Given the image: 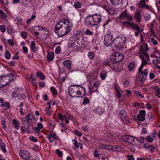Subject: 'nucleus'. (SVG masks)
Segmentation results:
<instances>
[{"mask_svg": "<svg viewBox=\"0 0 160 160\" xmlns=\"http://www.w3.org/2000/svg\"><path fill=\"white\" fill-rule=\"evenodd\" d=\"M140 51L139 56L142 60V64L138 69L139 80L141 83H143L147 78L148 73L147 69L142 71V69L145 65L147 64L149 62V57L147 52L148 51L147 44L142 45L139 48Z\"/></svg>", "mask_w": 160, "mask_h": 160, "instance_id": "obj_1", "label": "nucleus"}, {"mask_svg": "<svg viewBox=\"0 0 160 160\" xmlns=\"http://www.w3.org/2000/svg\"><path fill=\"white\" fill-rule=\"evenodd\" d=\"M72 27V22L68 20L58 22L56 25L55 32L60 37L67 34Z\"/></svg>", "mask_w": 160, "mask_h": 160, "instance_id": "obj_2", "label": "nucleus"}, {"mask_svg": "<svg viewBox=\"0 0 160 160\" xmlns=\"http://www.w3.org/2000/svg\"><path fill=\"white\" fill-rule=\"evenodd\" d=\"M68 94L72 98H83L86 96L85 88L80 85H72L69 88Z\"/></svg>", "mask_w": 160, "mask_h": 160, "instance_id": "obj_3", "label": "nucleus"}, {"mask_svg": "<svg viewBox=\"0 0 160 160\" xmlns=\"http://www.w3.org/2000/svg\"><path fill=\"white\" fill-rule=\"evenodd\" d=\"M101 20V17L100 15L94 14L88 16L85 20V22L88 27H90L98 25Z\"/></svg>", "mask_w": 160, "mask_h": 160, "instance_id": "obj_4", "label": "nucleus"}, {"mask_svg": "<svg viewBox=\"0 0 160 160\" xmlns=\"http://www.w3.org/2000/svg\"><path fill=\"white\" fill-rule=\"evenodd\" d=\"M98 75L92 73H90L87 75L88 81L89 82V88L90 89L94 88L97 89L100 85V82L97 78Z\"/></svg>", "mask_w": 160, "mask_h": 160, "instance_id": "obj_5", "label": "nucleus"}, {"mask_svg": "<svg viewBox=\"0 0 160 160\" xmlns=\"http://www.w3.org/2000/svg\"><path fill=\"white\" fill-rule=\"evenodd\" d=\"M72 38L76 41L78 44L81 46L82 48H86L87 45L86 44L84 36L80 31H77L73 33Z\"/></svg>", "mask_w": 160, "mask_h": 160, "instance_id": "obj_6", "label": "nucleus"}, {"mask_svg": "<svg viewBox=\"0 0 160 160\" xmlns=\"http://www.w3.org/2000/svg\"><path fill=\"white\" fill-rule=\"evenodd\" d=\"M114 48H117L118 49H121L126 45V38L125 37H117L114 39Z\"/></svg>", "mask_w": 160, "mask_h": 160, "instance_id": "obj_7", "label": "nucleus"}, {"mask_svg": "<svg viewBox=\"0 0 160 160\" xmlns=\"http://www.w3.org/2000/svg\"><path fill=\"white\" fill-rule=\"evenodd\" d=\"M33 35L38 38L39 35L42 36L43 33L45 31V29L42 27L39 26H36L29 29Z\"/></svg>", "mask_w": 160, "mask_h": 160, "instance_id": "obj_8", "label": "nucleus"}, {"mask_svg": "<svg viewBox=\"0 0 160 160\" xmlns=\"http://www.w3.org/2000/svg\"><path fill=\"white\" fill-rule=\"evenodd\" d=\"M13 79L12 73H10L7 76H2L0 77V88L8 84Z\"/></svg>", "mask_w": 160, "mask_h": 160, "instance_id": "obj_9", "label": "nucleus"}, {"mask_svg": "<svg viewBox=\"0 0 160 160\" xmlns=\"http://www.w3.org/2000/svg\"><path fill=\"white\" fill-rule=\"evenodd\" d=\"M113 38V35L111 33L105 35L104 38V44L106 47L111 46L114 48V39Z\"/></svg>", "mask_w": 160, "mask_h": 160, "instance_id": "obj_10", "label": "nucleus"}, {"mask_svg": "<svg viewBox=\"0 0 160 160\" xmlns=\"http://www.w3.org/2000/svg\"><path fill=\"white\" fill-rule=\"evenodd\" d=\"M123 58V56L122 54L115 53L110 56V62L112 63H116L120 62Z\"/></svg>", "mask_w": 160, "mask_h": 160, "instance_id": "obj_11", "label": "nucleus"}, {"mask_svg": "<svg viewBox=\"0 0 160 160\" xmlns=\"http://www.w3.org/2000/svg\"><path fill=\"white\" fill-rule=\"evenodd\" d=\"M19 155L21 158L26 160L29 159L31 157L29 152L25 150H21L19 152Z\"/></svg>", "mask_w": 160, "mask_h": 160, "instance_id": "obj_12", "label": "nucleus"}, {"mask_svg": "<svg viewBox=\"0 0 160 160\" xmlns=\"http://www.w3.org/2000/svg\"><path fill=\"white\" fill-rule=\"evenodd\" d=\"M123 139L125 142L130 143L132 142H136L138 141V138L131 135H124Z\"/></svg>", "mask_w": 160, "mask_h": 160, "instance_id": "obj_13", "label": "nucleus"}, {"mask_svg": "<svg viewBox=\"0 0 160 160\" xmlns=\"http://www.w3.org/2000/svg\"><path fill=\"white\" fill-rule=\"evenodd\" d=\"M119 17L121 19H125L129 21H132V15L129 14L126 10L122 12Z\"/></svg>", "mask_w": 160, "mask_h": 160, "instance_id": "obj_14", "label": "nucleus"}, {"mask_svg": "<svg viewBox=\"0 0 160 160\" xmlns=\"http://www.w3.org/2000/svg\"><path fill=\"white\" fill-rule=\"evenodd\" d=\"M59 118L61 120L62 122L63 121L65 120V123H69V120L72 118H74L72 116L69 115H63L62 114L58 113Z\"/></svg>", "mask_w": 160, "mask_h": 160, "instance_id": "obj_15", "label": "nucleus"}, {"mask_svg": "<svg viewBox=\"0 0 160 160\" xmlns=\"http://www.w3.org/2000/svg\"><path fill=\"white\" fill-rule=\"evenodd\" d=\"M47 137L50 142L52 143L54 140H57L58 139V136L56 134L53 132H51L47 135Z\"/></svg>", "mask_w": 160, "mask_h": 160, "instance_id": "obj_16", "label": "nucleus"}, {"mask_svg": "<svg viewBox=\"0 0 160 160\" xmlns=\"http://www.w3.org/2000/svg\"><path fill=\"white\" fill-rule=\"evenodd\" d=\"M150 57L153 58L152 61L154 65H156L160 63V55L158 56L156 54H152L150 55Z\"/></svg>", "mask_w": 160, "mask_h": 160, "instance_id": "obj_17", "label": "nucleus"}, {"mask_svg": "<svg viewBox=\"0 0 160 160\" xmlns=\"http://www.w3.org/2000/svg\"><path fill=\"white\" fill-rule=\"evenodd\" d=\"M146 112L142 110L139 111V113L137 116V119L140 121H143L145 120Z\"/></svg>", "mask_w": 160, "mask_h": 160, "instance_id": "obj_18", "label": "nucleus"}, {"mask_svg": "<svg viewBox=\"0 0 160 160\" xmlns=\"http://www.w3.org/2000/svg\"><path fill=\"white\" fill-rule=\"evenodd\" d=\"M138 6L140 8L148 9L150 11L152 10V7L147 5L144 1L141 0L138 3Z\"/></svg>", "mask_w": 160, "mask_h": 160, "instance_id": "obj_19", "label": "nucleus"}, {"mask_svg": "<svg viewBox=\"0 0 160 160\" xmlns=\"http://www.w3.org/2000/svg\"><path fill=\"white\" fill-rule=\"evenodd\" d=\"M22 124L24 125L25 129L27 130L28 131L33 130V126L28 122L24 120L22 122Z\"/></svg>", "mask_w": 160, "mask_h": 160, "instance_id": "obj_20", "label": "nucleus"}, {"mask_svg": "<svg viewBox=\"0 0 160 160\" xmlns=\"http://www.w3.org/2000/svg\"><path fill=\"white\" fill-rule=\"evenodd\" d=\"M68 47L71 48L73 51H76L79 50L78 46L75 44L74 42L70 41L68 44Z\"/></svg>", "mask_w": 160, "mask_h": 160, "instance_id": "obj_21", "label": "nucleus"}, {"mask_svg": "<svg viewBox=\"0 0 160 160\" xmlns=\"http://www.w3.org/2000/svg\"><path fill=\"white\" fill-rule=\"evenodd\" d=\"M119 117L122 121L127 120L126 112L124 110H121L119 112Z\"/></svg>", "mask_w": 160, "mask_h": 160, "instance_id": "obj_22", "label": "nucleus"}, {"mask_svg": "<svg viewBox=\"0 0 160 160\" xmlns=\"http://www.w3.org/2000/svg\"><path fill=\"white\" fill-rule=\"evenodd\" d=\"M108 72L105 70H102L99 73V76L102 80H105L107 77Z\"/></svg>", "mask_w": 160, "mask_h": 160, "instance_id": "obj_23", "label": "nucleus"}, {"mask_svg": "<svg viewBox=\"0 0 160 160\" xmlns=\"http://www.w3.org/2000/svg\"><path fill=\"white\" fill-rule=\"evenodd\" d=\"M135 62H132L128 64V70L130 72L134 71L135 68Z\"/></svg>", "mask_w": 160, "mask_h": 160, "instance_id": "obj_24", "label": "nucleus"}, {"mask_svg": "<svg viewBox=\"0 0 160 160\" xmlns=\"http://www.w3.org/2000/svg\"><path fill=\"white\" fill-rule=\"evenodd\" d=\"M63 65L69 70L71 69V62L68 60H66L63 61Z\"/></svg>", "mask_w": 160, "mask_h": 160, "instance_id": "obj_25", "label": "nucleus"}, {"mask_svg": "<svg viewBox=\"0 0 160 160\" xmlns=\"http://www.w3.org/2000/svg\"><path fill=\"white\" fill-rule=\"evenodd\" d=\"M48 54L47 55V59L49 62L52 61L54 59V54L53 52H49L47 51Z\"/></svg>", "mask_w": 160, "mask_h": 160, "instance_id": "obj_26", "label": "nucleus"}, {"mask_svg": "<svg viewBox=\"0 0 160 160\" xmlns=\"http://www.w3.org/2000/svg\"><path fill=\"white\" fill-rule=\"evenodd\" d=\"M24 118L27 120V121L28 122L29 121H31L32 120H34L35 116L33 114H32L30 113H29Z\"/></svg>", "mask_w": 160, "mask_h": 160, "instance_id": "obj_27", "label": "nucleus"}, {"mask_svg": "<svg viewBox=\"0 0 160 160\" xmlns=\"http://www.w3.org/2000/svg\"><path fill=\"white\" fill-rule=\"evenodd\" d=\"M112 145L102 144L99 145V148L100 149H106L108 150H112Z\"/></svg>", "mask_w": 160, "mask_h": 160, "instance_id": "obj_28", "label": "nucleus"}, {"mask_svg": "<svg viewBox=\"0 0 160 160\" xmlns=\"http://www.w3.org/2000/svg\"><path fill=\"white\" fill-rule=\"evenodd\" d=\"M134 18L137 22H140L141 20V15L139 11H138L135 14Z\"/></svg>", "mask_w": 160, "mask_h": 160, "instance_id": "obj_29", "label": "nucleus"}, {"mask_svg": "<svg viewBox=\"0 0 160 160\" xmlns=\"http://www.w3.org/2000/svg\"><path fill=\"white\" fill-rule=\"evenodd\" d=\"M110 2L113 5L116 6L121 3L122 0H110Z\"/></svg>", "mask_w": 160, "mask_h": 160, "instance_id": "obj_30", "label": "nucleus"}, {"mask_svg": "<svg viewBox=\"0 0 160 160\" xmlns=\"http://www.w3.org/2000/svg\"><path fill=\"white\" fill-rule=\"evenodd\" d=\"M112 150L116 152H121L122 150L121 147L118 146L112 145Z\"/></svg>", "mask_w": 160, "mask_h": 160, "instance_id": "obj_31", "label": "nucleus"}, {"mask_svg": "<svg viewBox=\"0 0 160 160\" xmlns=\"http://www.w3.org/2000/svg\"><path fill=\"white\" fill-rule=\"evenodd\" d=\"M12 123L14 128L18 130L19 129L20 123L16 119H13L12 120Z\"/></svg>", "mask_w": 160, "mask_h": 160, "instance_id": "obj_32", "label": "nucleus"}, {"mask_svg": "<svg viewBox=\"0 0 160 160\" xmlns=\"http://www.w3.org/2000/svg\"><path fill=\"white\" fill-rule=\"evenodd\" d=\"M22 5L27 7L31 4V0H22L21 2Z\"/></svg>", "mask_w": 160, "mask_h": 160, "instance_id": "obj_33", "label": "nucleus"}, {"mask_svg": "<svg viewBox=\"0 0 160 160\" xmlns=\"http://www.w3.org/2000/svg\"><path fill=\"white\" fill-rule=\"evenodd\" d=\"M31 50L33 52H35L37 50V48L36 47L35 42L34 41H32L31 42L30 45Z\"/></svg>", "mask_w": 160, "mask_h": 160, "instance_id": "obj_34", "label": "nucleus"}, {"mask_svg": "<svg viewBox=\"0 0 160 160\" xmlns=\"http://www.w3.org/2000/svg\"><path fill=\"white\" fill-rule=\"evenodd\" d=\"M36 74L41 80H43L45 79V76L42 72L38 71L36 72Z\"/></svg>", "mask_w": 160, "mask_h": 160, "instance_id": "obj_35", "label": "nucleus"}, {"mask_svg": "<svg viewBox=\"0 0 160 160\" xmlns=\"http://www.w3.org/2000/svg\"><path fill=\"white\" fill-rule=\"evenodd\" d=\"M154 92L157 96L160 97V89L158 87L156 86L155 88Z\"/></svg>", "mask_w": 160, "mask_h": 160, "instance_id": "obj_36", "label": "nucleus"}, {"mask_svg": "<svg viewBox=\"0 0 160 160\" xmlns=\"http://www.w3.org/2000/svg\"><path fill=\"white\" fill-rule=\"evenodd\" d=\"M82 4L79 2H75L74 3V6L76 8H78L82 7Z\"/></svg>", "mask_w": 160, "mask_h": 160, "instance_id": "obj_37", "label": "nucleus"}, {"mask_svg": "<svg viewBox=\"0 0 160 160\" xmlns=\"http://www.w3.org/2000/svg\"><path fill=\"white\" fill-rule=\"evenodd\" d=\"M5 58L8 59H9L10 58L11 54L8 50H6L5 53Z\"/></svg>", "mask_w": 160, "mask_h": 160, "instance_id": "obj_38", "label": "nucleus"}, {"mask_svg": "<svg viewBox=\"0 0 160 160\" xmlns=\"http://www.w3.org/2000/svg\"><path fill=\"white\" fill-rule=\"evenodd\" d=\"M88 56L90 59H93L95 56V53L93 52H89L88 54Z\"/></svg>", "mask_w": 160, "mask_h": 160, "instance_id": "obj_39", "label": "nucleus"}, {"mask_svg": "<svg viewBox=\"0 0 160 160\" xmlns=\"http://www.w3.org/2000/svg\"><path fill=\"white\" fill-rule=\"evenodd\" d=\"M0 16L2 18H5L7 17V15L3 10H0Z\"/></svg>", "mask_w": 160, "mask_h": 160, "instance_id": "obj_40", "label": "nucleus"}, {"mask_svg": "<svg viewBox=\"0 0 160 160\" xmlns=\"http://www.w3.org/2000/svg\"><path fill=\"white\" fill-rule=\"evenodd\" d=\"M93 32L90 31L89 29H87L86 30L85 32H84V34L86 35H88L89 36H92L93 34Z\"/></svg>", "mask_w": 160, "mask_h": 160, "instance_id": "obj_41", "label": "nucleus"}, {"mask_svg": "<svg viewBox=\"0 0 160 160\" xmlns=\"http://www.w3.org/2000/svg\"><path fill=\"white\" fill-rule=\"evenodd\" d=\"M7 31L8 33L10 35L15 32V31L10 27H9L7 28Z\"/></svg>", "mask_w": 160, "mask_h": 160, "instance_id": "obj_42", "label": "nucleus"}, {"mask_svg": "<svg viewBox=\"0 0 160 160\" xmlns=\"http://www.w3.org/2000/svg\"><path fill=\"white\" fill-rule=\"evenodd\" d=\"M36 18V16L33 15L30 18H28L26 21V23L28 24H30L31 21L33 20Z\"/></svg>", "mask_w": 160, "mask_h": 160, "instance_id": "obj_43", "label": "nucleus"}, {"mask_svg": "<svg viewBox=\"0 0 160 160\" xmlns=\"http://www.w3.org/2000/svg\"><path fill=\"white\" fill-rule=\"evenodd\" d=\"M114 90L115 91H120V88L117 83H115L113 84Z\"/></svg>", "mask_w": 160, "mask_h": 160, "instance_id": "obj_44", "label": "nucleus"}, {"mask_svg": "<svg viewBox=\"0 0 160 160\" xmlns=\"http://www.w3.org/2000/svg\"><path fill=\"white\" fill-rule=\"evenodd\" d=\"M133 22H129L128 21H125L123 22V24L127 27H129L131 28Z\"/></svg>", "mask_w": 160, "mask_h": 160, "instance_id": "obj_45", "label": "nucleus"}, {"mask_svg": "<svg viewBox=\"0 0 160 160\" xmlns=\"http://www.w3.org/2000/svg\"><path fill=\"white\" fill-rule=\"evenodd\" d=\"M30 78L32 80L31 81L32 82L35 84H36L37 82L35 80V77L33 75L32 73H31V75L30 76Z\"/></svg>", "mask_w": 160, "mask_h": 160, "instance_id": "obj_46", "label": "nucleus"}, {"mask_svg": "<svg viewBox=\"0 0 160 160\" xmlns=\"http://www.w3.org/2000/svg\"><path fill=\"white\" fill-rule=\"evenodd\" d=\"M89 98H88L85 97L84 98L82 103L83 105H86L89 103Z\"/></svg>", "mask_w": 160, "mask_h": 160, "instance_id": "obj_47", "label": "nucleus"}, {"mask_svg": "<svg viewBox=\"0 0 160 160\" xmlns=\"http://www.w3.org/2000/svg\"><path fill=\"white\" fill-rule=\"evenodd\" d=\"M132 29L134 28L136 30L139 31L140 30V27L139 26L133 23L131 28Z\"/></svg>", "mask_w": 160, "mask_h": 160, "instance_id": "obj_48", "label": "nucleus"}, {"mask_svg": "<svg viewBox=\"0 0 160 160\" xmlns=\"http://www.w3.org/2000/svg\"><path fill=\"white\" fill-rule=\"evenodd\" d=\"M133 92L137 96L140 97L142 98H144V96L142 94L139 92L135 90Z\"/></svg>", "mask_w": 160, "mask_h": 160, "instance_id": "obj_49", "label": "nucleus"}, {"mask_svg": "<svg viewBox=\"0 0 160 160\" xmlns=\"http://www.w3.org/2000/svg\"><path fill=\"white\" fill-rule=\"evenodd\" d=\"M96 110L99 114L103 113L105 112L104 109L101 107H98Z\"/></svg>", "mask_w": 160, "mask_h": 160, "instance_id": "obj_50", "label": "nucleus"}, {"mask_svg": "<svg viewBox=\"0 0 160 160\" xmlns=\"http://www.w3.org/2000/svg\"><path fill=\"white\" fill-rule=\"evenodd\" d=\"M117 12H118L116 10L111 8L108 12V13L111 15H113L116 14Z\"/></svg>", "mask_w": 160, "mask_h": 160, "instance_id": "obj_51", "label": "nucleus"}, {"mask_svg": "<svg viewBox=\"0 0 160 160\" xmlns=\"http://www.w3.org/2000/svg\"><path fill=\"white\" fill-rule=\"evenodd\" d=\"M50 90L54 95H56L57 94V91L54 87H51L50 88Z\"/></svg>", "mask_w": 160, "mask_h": 160, "instance_id": "obj_52", "label": "nucleus"}, {"mask_svg": "<svg viewBox=\"0 0 160 160\" xmlns=\"http://www.w3.org/2000/svg\"><path fill=\"white\" fill-rule=\"evenodd\" d=\"M151 42L153 45H156L158 44V42L156 40H155L154 37H152L151 38Z\"/></svg>", "mask_w": 160, "mask_h": 160, "instance_id": "obj_53", "label": "nucleus"}, {"mask_svg": "<svg viewBox=\"0 0 160 160\" xmlns=\"http://www.w3.org/2000/svg\"><path fill=\"white\" fill-rule=\"evenodd\" d=\"M125 95L128 96H130L131 95V91L129 89H127L124 91Z\"/></svg>", "mask_w": 160, "mask_h": 160, "instance_id": "obj_54", "label": "nucleus"}, {"mask_svg": "<svg viewBox=\"0 0 160 160\" xmlns=\"http://www.w3.org/2000/svg\"><path fill=\"white\" fill-rule=\"evenodd\" d=\"M0 147L2 148V150L4 152H6V149L5 148V144L3 142L2 144H0Z\"/></svg>", "mask_w": 160, "mask_h": 160, "instance_id": "obj_55", "label": "nucleus"}, {"mask_svg": "<svg viewBox=\"0 0 160 160\" xmlns=\"http://www.w3.org/2000/svg\"><path fill=\"white\" fill-rule=\"evenodd\" d=\"M122 94L120 91L115 92V96L118 99L120 98Z\"/></svg>", "mask_w": 160, "mask_h": 160, "instance_id": "obj_56", "label": "nucleus"}, {"mask_svg": "<svg viewBox=\"0 0 160 160\" xmlns=\"http://www.w3.org/2000/svg\"><path fill=\"white\" fill-rule=\"evenodd\" d=\"M0 2L4 6L7 5L8 4V0H0Z\"/></svg>", "mask_w": 160, "mask_h": 160, "instance_id": "obj_57", "label": "nucleus"}, {"mask_svg": "<svg viewBox=\"0 0 160 160\" xmlns=\"http://www.w3.org/2000/svg\"><path fill=\"white\" fill-rule=\"evenodd\" d=\"M146 140L147 142H152L153 141V139L149 136H147Z\"/></svg>", "mask_w": 160, "mask_h": 160, "instance_id": "obj_58", "label": "nucleus"}, {"mask_svg": "<svg viewBox=\"0 0 160 160\" xmlns=\"http://www.w3.org/2000/svg\"><path fill=\"white\" fill-rule=\"evenodd\" d=\"M4 105L3 107L5 110H7L9 107V103L8 102H5Z\"/></svg>", "mask_w": 160, "mask_h": 160, "instance_id": "obj_59", "label": "nucleus"}, {"mask_svg": "<svg viewBox=\"0 0 160 160\" xmlns=\"http://www.w3.org/2000/svg\"><path fill=\"white\" fill-rule=\"evenodd\" d=\"M148 118L149 119V121H152L153 120V116L151 113H148Z\"/></svg>", "mask_w": 160, "mask_h": 160, "instance_id": "obj_60", "label": "nucleus"}, {"mask_svg": "<svg viewBox=\"0 0 160 160\" xmlns=\"http://www.w3.org/2000/svg\"><path fill=\"white\" fill-rule=\"evenodd\" d=\"M56 153L58 155V157H61L62 155V152L60 151L59 149H57L56 150Z\"/></svg>", "mask_w": 160, "mask_h": 160, "instance_id": "obj_61", "label": "nucleus"}, {"mask_svg": "<svg viewBox=\"0 0 160 160\" xmlns=\"http://www.w3.org/2000/svg\"><path fill=\"white\" fill-rule=\"evenodd\" d=\"M72 142L76 148H78L79 145L77 141L75 139H73L72 140Z\"/></svg>", "mask_w": 160, "mask_h": 160, "instance_id": "obj_62", "label": "nucleus"}, {"mask_svg": "<svg viewBox=\"0 0 160 160\" xmlns=\"http://www.w3.org/2000/svg\"><path fill=\"white\" fill-rule=\"evenodd\" d=\"M21 36L22 37L26 38L27 37V32H21Z\"/></svg>", "mask_w": 160, "mask_h": 160, "instance_id": "obj_63", "label": "nucleus"}, {"mask_svg": "<svg viewBox=\"0 0 160 160\" xmlns=\"http://www.w3.org/2000/svg\"><path fill=\"white\" fill-rule=\"evenodd\" d=\"M0 31L2 32H4L6 31V28L4 25H0Z\"/></svg>", "mask_w": 160, "mask_h": 160, "instance_id": "obj_64", "label": "nucleus"}]
</instances>
